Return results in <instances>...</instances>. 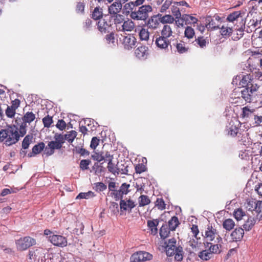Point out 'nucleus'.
<instances>
[{
	"mask_svg": "<svg viewBox=\"0 0 262 262\" xmlns=\"http://www.w3.org/2000/svg\"><path fill=\"white\" fill-rule=\"evenodd\" d=\"M190 229L191 231L193 234V236H194L197 240L200 239V237H198V235L199 233L198 226L196 225L193 224Z\"/></svg>",
	"mask_w": 262,
	"mask_h": 262,
	"instance_id": "nucleus-58",
	"label": "nucleus"
},
{
	"mask_svg": "<svg viewBox=\"0 0 262 262\" xmlns=\"http://www.w3.org/2000/svg\"><path fill=\"white\" fill-rule=\"evenodd\" d=\"M198 255L199 257L203 260H208L213 257V254L208 249L200 252Z\"/></svg>",
	"mask_w": 262,
	"mask_h": 262,
	"instance_id": "nucleus-31",
	"label": "nucleus"
},
{
	"mask_svg": "<svg viewBox=\"0 0 262 262\" xmlns=\"http://www.w3.org/2000/svg\"><path fill=\"white\" fill-rule=\"evenodd\" d=\"M92 20L90 18H87L85 21L83 23V29L84 31H88L91 30L93 27Z\"/></svg>",
	"mask_w": 262,
	"mask_h": 262,
	"instance_id": "nucleus-55",
	"label": "nucleus"
},
{
	"mask_svg": "<svg viewBox=\"0 0 262 262\" xmlns=\"http://www.w3.org/2000/svg\"><path fill=\"white\" fill-rule=\"evenodd\" d=\"M36 244V240L30 236H25L16 241L17 250L24 251Z\"/></svg>",
	"mask_w": 262,
	"mask_h": 262,
	"instance_id": "nucleus-7",
	"label": "nucleus"
},
{
	"mask_svg": "<svg viewBox=\"0 0 262 262\" xmlns=\"http://www.w3.org/2000/svg\"><path fill=\"white\" fill-rule=\"evenodd\" d=\"M54 138L55 141L49 142L45 148V154L48 157L53 155L55 149H60L63 144V139L58 134H56Z\"/></svg>",
	"mask_w": 262,
	"mask_h": 262,
	"instance_id": "nucleus-5",
	"label": "nucleus"
},
{
	"mask_svg": "<svg viewBox=\"0 0 262 262\" xmlns=\"http://www.w3.org/2000/svg\"><path fill=\"white\" fill-rule=\"evenodd\" d=\"M242 97L247 102H256L257 101L254 95L250 93L249 88H245L241 91Z\"/></svg>",
	"mask_w": 262,
	"mask_h": 262,
	"instance_id": "nucleus-16",
	"label": "nucleus"
},
{
	"mask_svg": "<svg viewBox=\"0 0 262 262\" xmlns=\"http://www.w3.org/2000/svg\"><path fill=\"white\" fill-rule=\"evenodd\" d=\"M45 147V144L42 142L35 145L32 149V151L28 154V157L31 158L35 156L36 155L40 153Z\"/></svg>",
	"mask_w": 262,
	"mask_h": 262,
	"instance_id": "nucleus-18",
	"label": "nucleus"
},
{
	"mask_svg": "<svg viewBox=\"0 0 262 262\" xmlns=\"http://www.w3.org/2000/svg\"><path fill=\"white\" fill-rule=\"evenodd\" d=\"M121 30L123 31L130 32L133 31L135 28V23L130 19H127V20L124 21L123 24L121 26Z\"/></svg>",
	"mask_w": 262,
	"mask_h": 262,
	"instance_id": "nucleus-26",
	"label": "nucleus"
},
{
	"mask_svg": "<svg viewBox=\"0 0 262 262\" xmlns=\"http://www.w3.org/2000/svg\"><path fill=\"white\" fill-rule=\"evenodd\" d=\"M235 223L232 219H227L223 222V227L226 230L230 231L234 228Z\"/></svg>",
	"mask_w": 262,
	"mask_h": 262,
	"instance_id": "nucleus-35",
	"label": "nucleus"
},
{
	"mask_svg": "<svg viewBox=\"0 0 262 262\" xmlns=\"http://www.w3.org/2000/svg\"><path fill=\"white\" fill-rule=\"evenodd\" d=\"M140 39L142 41H147L149 39V33L147 29L141 28L139 32Z\"/></svg>",
	"mask_w": 262,
	"mask_h": 262,
	"instance_id": "nucleus-37",
	"label": "nucleus"
},
{
	"mask_svg": "<svg viewBox=\"0 0 262 262\" xmlns=\"http://www.w3.org/2000/svg\"><path fill=\"white\" fill-rule=\"evenodd\" d=\"M207 20L206 27L207 28L211 30H216L219 28V26L216 25L215 20L211 18V17H208Z\"/></svg>",
	"mask_w": 262,
	"mask_h": 262,
	"instance_id": "nucleus-42",
	"label": "nucleus"
},
{
	"mask_svg": "<svg viewBox=\"0 0 262 262\" xmlns=\"http://www.w3.org/2000/svg\"><path fill=\"white\" fill-rule=\"evenodd\" d=\"M160 22L156 17H151L149 19L147 26L149 29L155 30L158 28Z\"/></svg>",
	"mask_w": 262,
	"mask_h": 262,
	"instance_id": "nucleus-33",
	"label": "nucleus"
},
{
	"mask_svg": "<svg viewBox=\"0 0 262 262\" xmlns=\"http://www.w3.org/2000/svg\"><path fill=\"white\" fill-rule=\"evenodd\" d=\"M177 239L173 237L168 239V243H165L166 255L168 256L174 255V259L178 261H181L183 258V248L177 245Z\"/></svg>",
	"mask_w": 262,
	"mask_h": 262,
	"instance_id": "nucleus-2",
	"label": "nucleus"
},
{
	"mask_svg": "<svg viewBox=\"0 0 262 262\" xmlns=\"http://www.w3.org/2000/svg\"><path fill=\"white\" fill-rule=\"evenodd\" d=\"M233 215L234 216V217L236 219V220L239 221L242 219L244 215H245V213L244 211H243L242 209L238 208L234 210Z\"/></svg>",
	"mask_w": 262,
	"mask_h": 262,
	"instance_id": "nucleus-47",
	"label": "nucleus"
},
{
	"mask_svg": "<svg viewBox=\"0 0 262 262\" xmlns=\"http://www.w3.org/2000/svg\"><path fill=\"white\" fill-rule=\"evenodd\" d=\"M253 217L250 216L243 225L244 230H245L246 231H250L253 227L256 220H258L257 219H256L255 215Z\"/></svg>",
	"mask_w": 262,
	"mask_h": 262,
	"instance_id": "nucleus-25",
	"label": "nucleus"
},
{
	"mask_svg": "<svg viewBox=\"0 0 262 262\" xmlns=\"http://www.w3.org/2000/svg\"><path fill=\"white\" fill-rule=\"evenodd\" d=\"M106 188V185L102 182H97L94 184V189L97 192L103 191Z\"/></svg>",
	"mask_w": 262,
	"mask_h": 262,
	"instance_id": "nucleus-49",
	"label": "nucleus"
},
{
	"mask_svg": "<svg viewBox=\"0 0 262 262\" xmlns=\"http://www.w3.org/2000/svg\"><path fill=\"white\" fill-rule=\"evenodd\" d=\"M16 110L10 107L9 105H8L5 111L6 115L8 118H12L16 114Z\"/></svg>",
	"mask_w": 262,
	"mask_h": 262,
	"instance_id": "nucleus-53",
	"label": "nucleus"
},
{
	"mask_svg": "<svg viewBox=\"0 0 262 262\" xmlns=\"http://www.w3.org/2000/svg\"><path fill=\"white\" fill-rule=\"evenodd\" d=\"M173 31L172 27L169 25H164L161 31V35L164 38L168 39L172 36Z\"/></svg>",
	"mask_w": 262,
	"mask_h": 262,
	"instance_id": "nucleus-24",
	"label": "nucleus"
},
{
	"mask_svg": "<svg viewBox=\"0 0 262 262\" xmlns=\"http://www.w3.org/2000/svg\"><path fill=\"white\" fill-rule=\"evenodd\" d=\"M58 135H60L62 137L63 140V143L65 142L66 140H67L70 143H72L74 141V139L76 138L77 133L75 130H71L67 132L65 135L58 134Z\"/></svg>",
	"mask_w": 262,
	"mask_h": 262,
	"instance_id": "nucleus-21",
	"label": "nucleus"
},
{
	"mask_svg": "<svg viewBox=\"0 0 262 262\" xmlns=\"http://www.w3.org/2000/svg\"><path fill=\"white\" fill-rule=\"evenodd\" d=\"M120 214H123L125 211L131 212L133 208L136 206L134 201L128 199L127 200L121 199L120 201Z\"/></svg>",
	"mask_w": 262,
	"mask_h": 262,
	"instance_id": "nucleus-11",
	"label": "nucleus"
},
{
	"mask_svg": "<svg viewBox=\"0 0 262 262\" xmlns=\"http://www.w3.org/2000/svg\"><path fill=\"white\" fill-rule=\"evenodd\" d=\"M98 30L102 33H105L111 27V19L110 17L105 15L103 18L99 19L97 23Z\"/></svg>",
	"mask_w": 262,
	"mask_h": 262,
	"instance_id": "nucleus-9",
	"label": "nucleus"
},
{
	"mask_svg": "<svg viewBox=\"0 0 262 262\" xmlns=\"http://www.w3.org/2000/svg\"><path fill=\"white\" fill-rule=\"evenodd\" d=\"M152 10V7L150 5H142L138 9L136 8L129 16L131 18L134 20H145L149 16V13L151 12Z\"/></svg>",
	"mask_w": 262,
	"mask_h": 262,
	"instance_id": "nucleus-3",
	"label": "nucleus"
},
{
	"mask_svg": "<svg viewBox=\"0 0 262 262\" xmlns=\"http://www.w3.org/2000/svg\"><path fill=\"white\" fill-rule=\"evenodd\" d=\"M180 224L178 217L176 216H173L168 222L167 226L171 231H174Z\"/></svg>",
	"mask_w": 262,
	"mask_h": 262,
	"instance_id": "nucleus-29",
	"label": "nucleus"
},
{
	"mask_svg": "<svg viewBox=\"0 0 262 262\" xmlns=\"http://www.w3.org/2000/svg\"><path fill=\"white\" fill-rule=\"evenodd\" d=\"M205 248H207L210 252L213 254H217L221 252V245L220 243L213 244L210 242H206L205 244Z\"/></svg>",
	"mask_w": 262,
	"mask_h": 262,
	"instance_id": "nucleus-22",
	"label": "nucleus"
},
{
	"mask_svg": "<svg viewBox=\"0 0 262 262\" xmlns=\"http://www.w3.org/2000/svg\"><path fill=\"white\" fill-rule=\"evenodd\" d=\"M139 206L143 207L150 203V200L146 195H141L138 199Z\"/></svg>",
	"mask_w": 262,
	"mask_h": 262,
	"instance_id": "nucleus-38",
	"label": "nucleus"
},
{
	"mask_svg": "<svg viewBox=\"0 0 262 262\" xmlns=\"http://www.w3.org/2000/svg\"><path fill=\"white\" fill-rule=\"evenodd\" d=\"M100 140L96 137H93L91 142L90 147L95 149L97 146L99 145Z\"/></svg>",
	"mask_w": 262,
	"mask_h": 262,
	"instance_id": "nucleus-64",
	"label": "nucleus"
},
{
	"mask_svg": "<svg viewBox=\"0 0 262 262\" xmlns=\"http://www.w3.org/2000/svg\"><path fill=\"white\" fill-rule=\"evenodd\" d=\"M103 16V12H102V9L97 7L95 8L94 9L92 14V18H93L95 20H99L101 19Z\"/></svg>",
	"mask_w": 262,
	"mask_h": 262,
	"instance_id": "nucleus-34",
	"label": "nucleus"
},
{
	"mask_svg": "<svg viewBox=\"0 0 262 262\" xmlns=\"http://www.w3.org/2000/svg\"><path fill=\"white\" fill-rule=\"evenodd\" d=\"M220 32L222 36H229L232 32V29L227 26H223L221 28Z\"/></svg>",
	"mask_w": 262,
	"mask_h": 262,
	"instance_id": "nucleus-50",
	"label": "nucleus"
},
{
	"mask_svg": "<svg viewBox=\"0 0 262 262\" xmlns=\"http://www.w3.org/2000/svg\"><path fill=\"white\" fill-rule=\"evenodd\" d=\"M202 236L206 242L213 241L216 238L217 243H222V238L215 226L208 225Z\"/></svg>",
	"mask_w": 262,
	"mask_h": 262,
	"instance_id": "nucleus-6",
	"label": "nucleus"
},
{
	"mask_svg": "<svg viewBox=\"0 0 262 262\" xmlns=\"http://www.w3.org/2000/svg\"><path fill=\"white\" fill-rule=\"evenodd\" d=\"M183 19L185 20V25L194 24L198 21V18L189 14H183Z\"/></svg>",
	"mask_w": 262,
	"mask_h": 262,
	"instance_id": "nucleus-39",
	"label": "nucleus"
},
{
	"mask_svg": "<svg viewBox=\"0 0 262 262\" xmlns=\"http://www.w3.org/2000/svg\"><path fill=\"white\" fill-rule=\"evenodd\" d=\"M172 4H173L172 0H166L162 5L160 11L162 13L165 12Z\"/></svg>",
	"mask_w": 262,
	"mask_h": 262,
	"instance_id": "nucleus-54",
	"label": "nucleus"
},
{
	"mask_svg": "<svg viewBox=\"0 0 262 262\" xmlns=\"http://www.w3.org/2000/svg\"><path fill=\"white\" fill-rule=\"evenodd\" d=\"M128 166L124 161L117 162V174H127L128 173Z\"/></svg>",
	"mask_w": 262,
	"mask_h": 262,
	"instance_id": "nucleus-27",
	"label": "nucleus"
},
{
	"mask_svg": "<svg viewBox=\"0 0 262 262\" xmlns=\"http://www.w3.org/2000/svg\"><path fill=\"white\" fill-rule=\"evenodd\" d=\"M93 169L95 170V173L99 174L101 173L103 171V167L102 165H99L98 163H95L93 166Z\"/></svg>",
	"mask_w": 262,
	"mask_h": 262,
	"instance_id": "nucleus-63",
	"label": "nucleus"
},
{
	"mask_svg": "<svg viewBox=\"0 0 262 262\" xmlns=\"http://www.w3.org/2000/svg\"><path fill=\"white\" fill-rule=\"evenodd\" d=\"M112 18H114V23L115 24H120L124 22V16L119 14L112 15Z\"/></svg>",
	"mask_w": 262,
	"mask_h": 262,
	"instance_id": "nucleus-56",
	"label": "nucleus"
},
{
	"mask_svg": "<svg viewBox=\"0 0 262 262\" xmlns=\"http://www.w3.org/2000/svg\"><path fill=\"white\" fill-rule=\"evenodd\" d=\"M171 229L167 224H163L160 229V235L161 238L165 239L168 236Z\"/></svg>",
	"mask_w": 262,
	"mask_h": 262,
	"instance_id": "nucleus-32",
	"label": "nucleus"
},
{
	"mask_svg": "<svg viewBox=\"0 0 262 262\" xmlns=\"http://www.w3.org/2000/svg\"><path fill=\"white\" fill-rule=\"evenodd\" d=\"M152 255L144 251H139L134 253L130 257V262H141L152 259Z\"/></svg>",
	"mask_w": 262,
	"mask_h": 262,
	"instance_id": "nucleus-8",
	"label": "nucleus"
},
{
	"mask_svg": "<svg viewBox=\"0 0 262 262\" xmlns=\"http://www.w3.org/2000/svg\"><path fill=\"white\" fill-rule=\"evenodd\" d=\"M25 135L21 134L20 128L16 124L9 125L0 129V142H4L6 146H11L16 144L20 138Z\"/></svg>",
	"mask_w": 262,
	"mask_h": 262,
	"instance_id": "nucleus-1",
	"label": "nucleus"
},
{
	"mask_svg": "<svg viewBox=\"0 0 262 262\" xmlns=\"http://www.w3.org/2000/svg\"><path fill=\"white\" fill-rule=\"evenodd\" d=\"M56 126L60 130H63L66 129L67 127V124L63 119L58 120Z\"/></svg>",
	"mask_w": 262,
	"mask_h": 262,
	"instance_id": "nucleus-62",
	"label": "nucleus"
},
{
	"mask_svg": "<svg viewBox=\"0 0 262 262\" xmlns=\"http://www.w3.org/2000/svg\"><path fill=\"white\" fill-rule=\"evenodd\" d=\"M35 119V115L32 112H27L22 117L16 118L15 122L16 125L20 128L22 134L27 133V123L30 124Z\"/></svg>",
	"mask_w": 262,
	"mask_h": 262,
	"instance_id": "nucleus-4",
	"label": "nucleus"
},
{
	"mask_svg": "<svg viewBox=\"0 0 262 262\" xmlns=\"http://www.w3.org/2000/svg\"><path fill=\"white\" fill-rule=\"evenodd\" d=\"M42 123L45 127L49 128L53 123L52 117H51L49 115L45 117L42 119Z\"/></svg>",
	"mask_w": 262,
	"mask_h": 262,
	"instance_id": "nucleus-52",
	"label": "nucleus"
},
{
	"mask_svg": "<svg viewBox=\"0 0 262 262\" xmlns=\"http://www.w3.org/2000/svg\"><path fill=\"white\" fill-rule=\"evenodd\" d=\"M239 17H242L241 11H234L228 16L227 20L230 22H233L234 20H237Z\"/></svg>",
	"mask_w": 262,
	"mask_h": 262,
	"instance_id": "nucleus-40",
	"label": "nucleus"
},
{
	"mask_svg": "<svg viewBox=\"0 0 262 262\" xmlns=\"http://www.w3.org/2000/svg\"><path fill=\"white\" fill-rule=\"evenodd\" d=\"M130 185L126 183H123L119 188V190L123 195L127 194L129 191Z\"/></svg>",
	"mask_w": 262,
	"mask_h": 262,
	"instance_id": "nucleus-51",
	"label": "nucleus"
},
{
	"mask_svg": "<svg viewBox=\"0 0 262 262\" xmlns=\"http://www.w3.org/2000/svg\"><path fill=\"white\" fill-rule=\"evenodd\" d=\"M253 80V76L250 74L244 75L239 82V85L243 88H249Z\"/></svg>",
	"mask_w": 262,
	"mask_h": 262,
	"instance_id": "nucleus-23",
	"label": "nucleus"
},
{
	"mask_svg": "<svg viewBox=\"0 0 262 262\" xmlns=\"http://www.w3.org/2000/svg\"><path fill=\"white\" fill-rule=\"evenodd\" d=\"M251 208H249L248 210L250 211L253 215H255L256 219L258 220H262V214L261 212V204H258L255 202H252L251 204Z\"/></svg>",
	"mask_w": 262,
	"mask_h": 262,
	"instance_id": "nucleus-14",
	"label": "nucleus"
},
{
	"mask_svg": "<svg viewBox=\"0 0 262 262\" xmlns=\"http://www.w3.org/2000/svg\"><path fill=\"white\" fill-rule=\"evenodd\" d=\"M155 206L160 210H163L166 208V204L162 198H157L155 202Z\"/></svg>",
	"mask_w": 262,
	"mask_h": 262,
	"instance_id": "nucleus-44",
	"label": "nucleus"
},
{
	"mask_svg": "<svg viewBox=\"0 0 262 262\" xmlns=\"http://www.w3.org/2000/svg\"><path fill=\"white\" fill-rule=\"evenodd\" d=\"M33 136L32 135H27L25 136L22 142V148L27 149L29 148L30 145L32 143Z\"/></svg>",
	"mask_w": 262,
	"mask_h": 262,
	"instance_id": "nucleus-36",
	"label": "nucleus"
},
{
	"mask_svg": "<svg viewBox=\"0 0 262 262\" xmlns=\"http://www.w3.org/2000/svg\"><path fill=\"white\" fill-rule=\"evenodd\" d=\"M244 234V229L241 227L235 228L231 234V237L233 241H240Z\"/></svg>",
	"mask_w": 262,
	"mask_h": 262,
	"instance_id": "nucleus-19",
	"label": "nucleus"
},
{
	"mask_svg": "<svg viewBox=\"0 0 262 262\" xmlns=\"http://www.w3.org/2000/svg\"><path fill=\"white\" fill-rule=\"evenodd\" d=\"M95 196V194L92 191H89L88 192H81L77 196L76 199H88Z\"/></svg>",
	"mask_w": 262,
	"mask_h": 262,
	"instance_id": "nucleus-45",
	"label": "nucleus"
},
{
	"mask_svg": "<svg viewBox=\"0 0 262 262\" xmlns=\"http://www.w3.org/2000/svg\"><path fill=\"white\" fill-rule=\"evenodd\" d=\"M173 21H174L173 17L169 14L165 15L163 16L161 18V23H162L163 24L172 23L173 22Z\"/></svg>",
	"mask_w": 262,
	"mask_h": 262,
	"instance_id": "nucleus-60",
	"label": "nucleus"
},
{
	"mask_svg": "<svg viewBox=\"0 0 262 262\" xmlns=\"http://www.w3.org/2000/svg\"><path fill=\"white\" fill-rule=\"evenodd\" d=\"M107 168L108 171L114 174H116L117 172V164H115L111 160L107 163Z\"/></svg>",
	"mask_w": 262,
	"mask_h": 262,
	"instance_id": "nucleus-43",
	"label": "nucleus"
},
{
	"mask_svg": "<svg viewBox=\"0 0 262 262\" xmlns=\"http://www.w3.org/2000/svg\"><path fill=\"white\" fill-rule=\"evenodd\" d=\"M91 163L90 160H82L80 162V168L83 170H87Z\"/></svg>",
	"mask_w": 262,
	"mask_h": 262,
	"instance_id": "nucleus-57",
	"label": "nucleus"
},
{
	"mask_svg": "<svg viewBox=\"0 0 262 262\" xmlns=\"http://www.w3.org/2000/svg\"><path fill=\"white\" fill-rule=\"evenodd\" d=\"M194 45L199 46L201 48H205L209 43L208 41L204 36H199L196 38L194 41Z\"/></svg>",
	"mask_w": 262,
	"mask_h": 262,
	"instance_id": "nucleus-28",
	"label": "nucleus"
},
{
	"mask_svg": "<svg viewBox=\"0 0 262 262\" xmlns=\"http://www.w3.org/2000/svg\"><path fill=\"white\" fill-rule=\"evenodd\" d=\"M124 9L126 10V13H132V12H134L136 8L134 7L133 3L132 2H129L128 3L125 4L124 5Z\"/></svg>",
	"mask_w": 262,
	"mask_h": 262,
	"instance_id": "nucleus-61",
	"label": "nucleus"
},
{
	"mask_svg": "<svg viewBox=\"0 0 262 262\" xmlns=\"http://www.w3.org/2000/svg\"><path fill=\"white\" fill-rule=\"evenodd\" d=\"M194 35V30L191 27L187 26L185 28L184 31V36L185 37L189 39H190L193 38Z\"/></svg>",
	"mask_w": 262,
	"mask_h": 262,
	"instance_id": "nucleus-41",
	"label": "nucleus"
},
{
	"mask_svg": "<svg viewBox=\"0 0 262 262\" xmlns=\"http://www.w3.org/2000/svg\"><path fill=\"white\" fill-rule=\"evenodd\" d=\"M147 168L145 165L143 163H139L136 165L135 170L137 173H141L146 170Z\"/></svg>",
	"mask_w": 262,
	"mask_h": 262,
	"instance_id": "nucleus-59",
	"label": "nucleus"
},
{
	"mask_svg": "<svg viewBox=\"0 0 262 262\" xmlns=\"http://www.w3.org/2000/svg\"><path fill=\"white\" fill-rule=\"evenodd\" d=\"M239 128L235 125H231L228 129V134L232 137H235L238 133Z\"/></svg>",
	"mask_w": 262,
	"mask_h": 262,
	"instance_id": "nucleus-48",
	"label": "nucleus"
},
{
	"mask_svg": "<svg viewBox=\"0 0 262 262\" xmlns=\"http://www.w3.org/2000/svg\"><path fill=\"white\" fill-rule=\"evenodd\" d=\"M159 223V219L148 220L147 222V226L149 229L151 234L153 235H155L158 233L157 226H158Z\"/></svg>",
	"mask_w": 262,
	"mask_h": 262,
	"instance_id": "nucleus-17",
	"label": "nucleus"
},
{
	"mask_svg": "<svg viewBox=\"0 0 262 262\" xmlns=\"http://www.w3.org/2000/svg\"><path fill=\"white\" fill-rule=\"evenodd\" d=\"M137 43V39L132 34L124 36L122 44L125 50H129L135 48Z\"/></svg>",
	"mask_w": 262,
	"mask_h": 262,
	"instance_id": "nucleus-10",
	"label": "nucleus"
},
{
	"mask_svg": "<svg viewBox=\"0 0 262 262\" xmlns=\"http://www.w3.org/2000/svg\"><path fill=\"white\" fill-rule=\"evenodd\" d=\"M135 54L140 59H145L149 55L148 48L145 46H139L135 50Z\"/></svg>",
	"mask_w": 262,
	"mask_h": 262,
	"instance_id": "nucleus-13",
	"label": "nucleus"
},
{
	"mask_svg": "<svg viewBox=\"0 0 262 262\" xmlns=\"http://www.w3.org/2000/svg\"><path fill=\"white\" fill-rule=\"evenodd\" d=\"M173 46L176 48L177 52L180 54L186 53L189 50V48L186 47L182 41L177 42L176 45L173 44Z\"/></svg>",
	"mask_w": 262,
	"mask_h": 262,
	"instance_id": "nucleus-30",
	"label": "nucleus"
},
{
	"mask_svg": "<svg viewBox=\"0 0 262 262\" xmlns=\"http://www.w3.org/2000/svg\"><path fill=\"white\" fill-rule=\"evenodd\" d=\"M178 6L177 5H175V2H174L171 7V13L176 18L180 17L181 15L180 9Z\"/></svg>",
	"mask_w": 262,
	"mask_h": 262,
	"instance_id": "nucleus-46",
	"label": "nucleus"
},
{
	"mask_svg": "<svg viewBox=\"0 0 262 262\" xmlns=\"http://www.w3.org/2000/svg\"><path fill=\"white\" fill-rule=\"evenodd\" d=\"M122 9V4L120 2H115L108 7V13L112 15L118 14Z\"/></svg>",
	"mask_w": 262,
	"mask_h": 262,
	"instance_id": "nucleus-20",
	"label": "nucleus"
},
{
	"mask_svg": "<svg viewBox=\"0 0 262 262\" xmlns=\"http://www.w3.org/2000/svg\"><path fill=\"white\" fill-rule=\"evenodd\" d=\"M50 241L54 245L63 247L67 246V241L63 236L52 235L49 236Z\"/></svg>",
	"mask_w": 262,
	"mask_h": 262,
	"instance_id": "nucleus-12",
	"label": "nucleus"
},
{
	"mask_svg": "<svg viewBox=\"0 0 262 262\" xmlns=\"http://www.w3.org/2000/svg\"><path fill=\"white\" fill-rule=\"evenodd\" d=\"M155 43L157 47L161 49H166L170 45V41L169 39L164 38L163 37L159 35L156 37Z\"/></svg>",
	"mask_w": 262,
	"mask_h": 262,
	"instance_id": "nucleus-15",
	"label": "nucleus"
}]
</instances>
